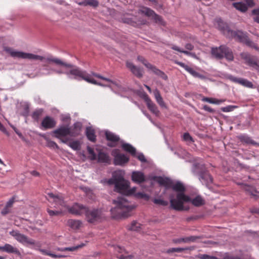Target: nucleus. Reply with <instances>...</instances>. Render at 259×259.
I'll return each mask as SVG.
<instances>
[{"label":"nucleus","instance_id":"aec40b11","mask_svg":"<svg viewBox=\"0 0 259 259\" xmlns=\"http://www.w3.org/2000/svg\"><path fill=\"white\" fill-rule=\"evenodd\" d=\"M53 133L56 134V137L57 138H60L61 137H64L69 134V127L67 126H62L56 130Z\"/></svg>","mask_w":259,"mask_h":259},{"label":"nucleus","instance_id":"72a5a7b5","mask_svg":"<svg viewBox=\"0 0 259 259\" xmlns=\"http://www.w3.org/2000/svg\"><path fill=\"white\" fill-rule=\"evenodd\" d=\"M127 229L131 231H138L141 228V224L136 221H133L130 225L127 226Z\"/></svg>","mask_w":259,"mask_h":259},{"label":"nucleus","instance_id":"dca6fc26","mask_svg":"<svg viewBox=\"0 0 259 259\" xmlns=\"http://www.w3.org/2000/svg\"><path fill=\"white\" fill-rule=\"evenodd\" d=\"M126 66L137 77L141 78L143 76V70L141 68L138 67L133 63L128 61L126 62Z\"/></svg>","mask_w":259,"mask_h":259},{"label":"nucleus","instance_id":"f03ea898","mask_svg":"<svg viewBox=\"0 0 259 259\" xmlns=\"http://www.w3.org/2000/svg\"><path fill=\"white\" fill-rule=\"evenodd\" d=\"M5 51L9 53L12 57L14 58L26 59L30 60H38L40 61L46 62L48 63H53L57 65L63 66L67 68H71L73 67L72 64L65 63L61 60L57 58H53L52 57L45 58L44 56L35 55L32 53L16 51L9 47L5 48Z\"/></svg>","mask_w":259,"mask_h":259},{"label":"nucleus","instance_id":"338daca9","mask_svg":"<svg viewBox=\"0 0 259 259\" xmlns=\"http://www.w3.org/2000/svg\"><path fill=\"white\" fill-rule=\"evenodd\" d=\"M185 48L187 50H189V51H191L194 48V47L191 44H187L186 45H185Z\"/></svg>","mask_w":259,"mask_h":259},{"label":"nucleus","instance_id":"e2e57ef3","mask_svg":"<svg viewBox=\"0 0 259 259\" xmlns=\"http://www.w3.org/2000/svg\"><path fill=\"white\" fill-rule=\"evenodd\" d=\"M154 95L156 100L158 98H160V97L161 96L159 91L157 89L154 91Z\"/></svg>","mask_w":259,"mask_h":259},{"label":"nucleus","instance_id":"39448f33","mask_svg":"<svg viewBox=\"0 0 259 259\" xmlns=\"http://www.w3.org/2000/svg\"><path fill=\"white\" fill-rule=\"evenodd\" d=\"M66 75L71 74L76 76L81 77L82 79L86 81L96 85H98L101 87H109V85H105L102 83L98 82L95 79L91 78L90 75L87 73L85 71L80 70L78 68H73L68 72H65Z\"/></svg>","mask_w":259,"mask_h":259},{"label":"nucleus","instance_id":"c756f323","mask_svg":"<svg viewBox=\"0 0 259 259\" xmlns=\"http://www.w3.org/2000/svg\"><path fill=\"white\" fill-rule=\"evenodd\" d=\"M233 6L241 12H245L248 9L247 5L243 2L234 3Z\"/></svg>","mask_w":259,"mask_h":259},{"label":"nucleus","instance_id":"ddd939ff","mask_svg":"<svg viewBox=\"0 0 259 259\" xmlns=\"http://www.w3.org/2000/svg\"><path fill=\"white\" fill-rule=\"evenodd\" d=\"M114 186L115 190L117 192L126 195L129 192L130 182L128 181L124 180L114 184Z\"/></svg>","mask_w":259,"mask_h":259},{"label":"nucleus","instance_id":"6ab92c4d","mask_svg":"<svg viewBox=\"0 0 259 259\" xmlns=\"http://www.w3.org/2000/svg\"><path fill=\"white\" fill-rule=\"evenodd\" d=\"M81 128V124L79 122H76L74 124L73 128L69 127L68 135L71 137H76L79 135Z\"/></svg>","mask_w":259,"mask_h":259},{"label":"nucleus","instance_id":"c03bdc74","mask_svg":"<svg viewBox=\"0 0 259 259\" xmlns=\"http://www.w3.org/2000/svg\"><path fill=\"white\" fill-rule=\"evenodd\" d=\"M253 15H255L254 20L259 23V9H254L252 11Z\"/></svg>","mask_w":259,"mask_h":259},{"label":"nucleus","instance_id":"6e6552de","mask_svg":"<svg viewBox=\"0 0 259 259\" xmlns=\"http://www.w3.org/2000/svg\"><path fill=\"white\" fill-rule=\"evenodd\" d=\"M240 56L241 58L245 60L246 64L259 71V60L255 57L251 56L249 54L244 52L242 53Z\"/></svg>","mask_w":259,"mask_h":259},{"label":"nucleus","instance_id":"423d86ee","mask_svg":"<svg viewBox=\"0 0 259 259\" xmlns=\"http://www.w3.org/2000/svg\"><path fill=\"white\" fill-rule=\"evenodd\" d=\"M138 13L144 15L159 25H165V22L162 18L160 15L156 14L153 10L148 7H141L138 10Z\"/></svg>","mask_w":259,"mask_h":259},{"label":"nucleus","instance_id":"7c9ffc66","mask_svg":"<svg viewBox=\"0 0 259 259\" xmlns=\"http://www.w3.org/2000/svg\"><path fill=\"white\" fill-rule=\"evenodd\" d=\"M180 64L183 66L184 68L189 72L191 75H192L194 77L202 78L203 76L200 75L199 73L197 72L195 70H194L192 68L189 67L187 65H184L183 63H180Z\"/></svg>","mask_w":259,"mask_h":259},{"label":"nucleus","instance_id":"0e129e2a","mask_svg":"<svg viewBox=\"0 0 259 259\" xmlns=\"http://www.w3.org/2000/svg\"><path fill=\"white\" fill-rule=\"evenodd\" d=\"M137 60L142 62L144 65H145V63L147 62V60L143 57L141 56H138Z\"/></svg>","mask_w":259,"mask_h":259},{"label":"nucleus","instance_id":"8fccbe9b","mask_svg":"<svg viewBox=\"0 0 259 259\" xmlns=\"http://www.w3.org/2000/svg\"><path fill=\"white\" fill-rule=\"evenodd\" d=\"M156 102L158 103V104L163 108H166V106L164 103V102L163 100V99L162 97L161 96L160 98H158L156 100Z\"/></svg>","mask_w":259,"mask_h":259},{"label":"nucleus","instance_id":"13d9d810","mask_svg":"<svg viewBox=\"0 0 259 259\" xmlns=\"http://www.w3.org/2000/svg\"><path fill=\"white\" fill-rule=\"evenodd\" d=\"M159 183L162 185H165L167 186H169L168 181V180H166V179H161L159 181Z\"/></svg>","mask_w":259,"mask_h":259},{"label":"nucleus","instance_id":"09e8293b","mask_svg":"<svg viewBox=\"0 0 259 259\" xmlns=\"http://www.w3.org/2000/svg\"><path fill=\"white\" fill-rule=\"evenodd\" d=\"M172 49L174 50H176V51H179L181 53H183L186 55H190L191 53L187 51H184V50H181L177 46H174L173 47H172Z\"/></svg>","mask_w":259,"mask_h":259},{"label":"nucleus","instance_id":"603ef678","mask_svg":"<svg viewBox=\"0 0 259 259\" xmlns=\"http://www.w3.org/2000/svg\"><path fill=\"white\" fill-rule=\"evenodd\" d=\"M183 139L185 141H191V142H193V139L192 138V137L190 135V134L189 133H185L183 135Z\"/></svg>","mask_w":259,"mask_h":259},{"label":"nucleus","instance_id":"864d4df0","mask_svg":"<svg viewBox=\"0 0 259 259\" xmlns=\"http://www.w3.org/2000/svg\"><path fill=\"white\" fill-rule=\"evenodd\" d=\"M225 101V100H219L215 98H211V104L219 105L223 103Z\"/></svg>","mask_w":259,"mask_h":259},{"label":"nucleus","instance_id":"69168bd1","mask_svg":"<svg viewBox=\"0 0 259 259\" xmlns=\"http://www.w3.org/2000/svg\"><path fill=\"white\" fill-rule=\"evenodd\" d=\"M138 195L141 198H144L145 199H146V200L149 199L148 195H147V194H144V193H139L138 194Z\"/></svg>","mask_w":259,"mask_h":259},{"label":"nucleus","instance_id":"3c124183","mask_svg":"<svg viewBox=\"0 0 259 259\" xmlns=\"http://www.w3.org/2000/svg\"><path fill=\"white\" fill-rule=\"evenodd\" d=\"M228 79H229L231 81H233V82H236V83H238L239 84H240V80H241V78H237V77H236L235 76H233L232 75H229L228 77Z\"/></svg>","mask_w":259,"mask_h":259},{"label":"nucleus","instance_id":"4c0bfd02","mask_svg":"<svg viewBox=\"0 0 259 259\" xmlns=\"http://www.w3.org/2000/svg\"><path fill=\"white\" fill-rule=\"evenodd\" d=\"M152 72L164 80H166L167 79V76L165 74V73L157 69L156 67L154 68Z\"/></svg>","mask_w":259,"mask_h":259},{"label":"nucleus","instance_id":"bb28decb","mask_svg":"<svg viewBox=\"0 0 259 259\" xmlns=\"http://www.w3.org/2000/svg\"><path fill=\"white\" fill-rule=\"evenodd\" d=\"M86 135L88 139L92 141L95 142L96 136L95 135V131L91 127H88L86 128Z\"/></svg>","mask_w":259,"mask_h":259},{"label":"nucleus","instance_id":"052dcab7","mask_svg":"<svg viewBox=\"0 0 259 259\" xmlns=\"http://www.w3.org/2000/svg\"><path fill=\"white\" fill-rule=\"evenodd\" d=\"M147 68L151 70L152 71H153L154 68L155 67V66L152 65L150 63H148L147 61L146 63H145L144 65Z\"/></svg>","mask_w":259,"mask_h":259},{"label":"nucleus","instance_id":"a19ab883","mask_svg":"<svg viewBox=\"0 0 259 259\" xmlns=\"http://www.w3.org/2000/svg\"><path fill=\"white\" fill-rule=\"evenodd\" d=\"M153 202L155 204L160 205L162 206H166L168 204V202L167 201L163 200L161 199H155Z\"/></svg>","mask_w":259,"mask_h":259},{"label":"nucleus","instance_id":"2eb2a0df","mask_svg":"<svg viewBox=\"0 0 259 259\" xmlns=\"http://www.w3.org/2000/svg\"><path fill=\"white\" fill-rule=\"evenodd\" d=\"M143 99L146 102L147 106L149 110L156 116H158L159 111L156 105L151 100L148 96L144 93L143 95Z\"/></svg>","mask_w":259,"mask_h":259},{"label":"nucleus","instance_id":"4be33fe9","mask_svg":"<svg viewBox=\"0 0 259 259\" xmlns=\"http://www.w3.org/2000/svg\"><path fill=\"white\" fill-rule=\"evenodd\" d=\"M15 201L14 197L11 198L6 203L4 208L1 211L3 215H6L11 211V208Z\"/></svg>","mask_w":259,"mask_h":259},{"label":"nucleus","instance_id":"bf43d9fd","mask_svg":"<svg viewBox=\"0 0 259 259\" xmlns=\"http://www.w3.org/2000/svg\"><path fill=\"white\" fill-rule=\"evenodd\" d=\"M137 157H138V159L139 160L141 161L142 162H146V159L144 155L142 153H140L138 155Z\"/></svg>","mask_w":259,"mask_h":259},{"label":"nucleus","instance_id":"2f4dec72","mask_svg":"<svg viewBox=\"0 0 259 259\" xmlns=\"http://www.w3.org/2000/svg\"><path fill=\"white\" fill-rule=\"evenodd\" d=\"M106 139L108 141L113 142H117L119 140V138L116 135L110 132H106L105 133Z\"/></svg>","mask_w":259,"mask_h":259},{"label":"nucleus","instance_id":"4d7b16f0","mask_svg":"<svg viewBox=\"0 0 259 259\" xmlns=\"http://www.w3.org/2000/svg\"><path fill=\"white\" fill-rule=\"evenodd\" d=\"M246 3V5L247 6V8L248 7H252L254 6V3L253 0H244Z\"/></svg>","mask_w":259,"mask_h":259},{"label":"nucleus","instance_id":"f3484780","mask_svg":"<svg viewBox=\"0 0 259 259\" xmlns=\"http://www.w3.org/2000/svg\"><path fill=\"white\" fill-rule=\"evenodd\" d=\"M56 122L54 118L46 116L42 120L41 125L44 129H51L54 127L56 125Z\"/></svg>","mask_w":259,"mask_h":259},{"label":"nucleus","instance_id":"4468645a","mask_svg":"<svg viewBox=\"0 0 259 259\" xmlns=\"http://www.w3.org/2000/svg\"><path fill=\"white\" fill-rule=\"evenodd\" d=\"M124 172L122 170H117L112 174V177L108 181L109 184H115L125 180L124 179Z\"/></svg>","mask_w":259,"mask_h":259},{"label":"nucleus","instance_id":"9d476101","mask_svg":"<svg viewBox=\"0 0 259 259\" xmlns=\"http://www.w3.org/2000/svg\"><path fill=\"white\" fill-rule=\"evenodd\" d=\"M68 211L74 215H81L87 211V207L79 203H75L71 207L67 206Z\"/></svg>","mask_w":259,"mask_h":259},{"label":"nucleus","instance_id":"e433bc0d","mask_svg":"<svg viewBox=\"0 0 259 259\" xmlns=\"http://www.w3.org/2000/svg\"><path fill=\"white\" fill-rule=\"evenodd\" d=\"M85 245L83 243H82L80 245H77V246H73V247H65V248H62V249H58L59 250H61V251H75L76 250H77V249L79 248H81L83 246H84Z\"/></svg>","mask_w":259,"mask_h":259},{"label":"nucleus","instance_id":"a211bd4d","mask_svg":"<svg viewBox=\"0 0 259 259\" xmlns=\"http://www.w3.org/2000/svg\"><path fill=\"white\" fill-rule=\"evenodd\" d=\"M0 250L8 253H15L18 256H21L19 250L16 247L9 244H5L4 246H0Z\"/></svg>","mask_w":259,"mask_h":259},{"label":"nucleus","instance_id":"9b49d317","mask_svg":"<svg viewBox=\"0 0 259 259\" xmlns=\"http://www.w3.org/2000/svg\"><path fill=\"white\" fill-rule=\"evenodd\" d=\"M112 155L114 157V163L115 165H122L127 162L129 160L124 154L120 153L117 149L113 150Z\"/></svg>","mask_w":259,"mask_h":259},{"label":"nucleus","instance_id":"b1692460","mask_svg":"<svg viewBox=\"0 0 259 259\" xmlns=\"http://www.w3.org/2000/svg\"><path fill=\"white\" fill-rule=\"evenodd\" d=\"M17 241L22 243L30 245L35 244V241L32 239L28 238L25 235L20 234L16 239Z\"/></svg>","mask_w":259,"mask_h":259},{"label":"nucleus","instance_id":"473e14b6","mask_svg":"<svg viewBox=\"0 0 259 259\" xmlns=\"http://www.w3.org/2000/svg\"><path fill=\"white\" fill-rule=\"evenodd\" d=\"M172 188L174 190L179 192V193H183L185 191V188L183 184L180 182H178L176 184L172 186Z\"/></svg>","mask_w":259,"mask_h":259},{"label":"nucleus","instance_id":"58836bf2","mask_svg":"<svg viewBox=\"0 0 259 259\" xmlns=\"http://www.w3.org/2000/svg\"><path fill=\"white\" fill-rule=\"evenodd\" d=\"M238 108L237 106L228 105L221 108V110L224 112H228L233 111L235 109Z\"/></svg>","mask_w":259,"mask_h":259},{"label":"nucleus","instance_id":"412c9836","mask_svg":"<svg viewBox=\"0 0 259 259\" xmlns=\"http://www.w3.org/2000/svg\"><path fill=\"white\" fill-rule=\"evenodd\" d=\"M132 180L137 183H141L145 181L144 174L141 171H133L132 175Z\"/></svg>","mask_w":259,"mask_h":259},{"label":"nucleus","instance_id":"680f3d73","mask_svg":"<svg viewBox=\"0 0 259 259\" xmlns=\"http://www.w3.org/2000/svg\"><path fill=\"white\" fill-rule=\"evenodd\" d=\"M10 234L13 237H14L16 239L18 238V236L20 234L18 231H12L10 232Z\"/></svg>","mask_w":259,"mask_h":259},{"label":"nucleus","instance_id":"7ed1b4c3","mask_svg":"<svg viewBox=\"0 0 259 259\" xmlns=\"http://www.w3.org/2000/svg\"><path fill=\"white\" fill-rule=\"evenodd\" d=\"M186 202H191L192 204L195 206H200L204 204L203 199L199 196L193 199L183 193H178L176 198H174L172 195L170 196V206L175 210L178 211L188 210L189 208H185L183 205L184 203Z\"/></svg>","mask_w":259,"mask_h":259},{"label":"nucleus","instance_id":"ea45409f","mask_svg":"<svg viewBox=\"0 0 259 259\" xmlns=\"http://www.w3.org/2000/svg\"><path fill=\"white\" fill-rule=\"evenodd\" d=\"M87 6H90L93 7H97L99 5V2L97 0H85Z\"/></svg>","mask_w":259,"mask_h":259},{"label":"nucleus","instance_id":"0eeeda50","mask_svg":"<svg viewBox=\"0 0 259 259\" xmlns=\"http://www.w3.org/2000/svg\"><path fill=\"white\" fill-rule=\"evenodd\" d=\"M121 20L123 23L131 25L134 27H138L146 24L147 22V21L144 19H139L137 21L136 16L129 14H125L122 15Z\"/></svg>","mask_w":259,"mask_h":259},{"label":"nucleus","instance_id":"393cba45","mask_svg":"<svg viewBox=\"0 0 259 259\" xmlns=\"http://www.w3.org/2000/svg\"><path fill=\"white\" fill-rule=\"evenodd\" d=\"M98 162L101 163H108L110 161L109 156L106 153L101 151L98 152Z\"/></svg>","mask_w":259,"mask_h":259},{"label":"nucleus","instance_id":"5701e85b","mask_svg":"<svg viewBox=\"0 0 259 259\" xmlns=\"http://www.w3.org/2000/svg\"><path fill=\"white\" fill-rule=\"evenodd\" d=\"M224 48V46H220L219 48H211V55L217 58H223Z\"/></svg>","mask_w":259,"mask_h":259},{"label":"nucleus","instance_id":"774afa93","mask_svg":"<svg viewBox=\"0 0 259 259\" xmlns=\"http://www.w3.org/2000/svg\"><path fill=\"white\" fill-rule=\"evenodd\" d=\"M199 258L201 259H210V257L206 254H200L198 256Z\"/></svg>","mask_w":259,"mask_h":259},{"label":"nucleus","instance_id":"c85d7f7f","mask_svg":"<svg viewBox=\"0 0 259 259\" xmlns=\"http://www.w3.org/2000/svg\"><path fill=\"white\" fill-rule=\"evenodd\" d=\"M67 223L68 226L73 229H79L81 225V222L80 221L72 219L69 220Z\"/></svg>","mask_w":259,"mask_h":259},{"label":"nucleus","instance_id":"79ce46f5","mask_svg":"<svg viewBox=\"0 0 259 259\" xmlns=\"http://www.w3.org/2000/svg\"><path fill=\"white\" fill-rule=\"evenodd\" d=\"M43 110L39 109L35 111L32 114V117L35 119H37L42 114Z\"/></svg>","mask_w":259,"mask_h":259},{"label":"nucleus","instance_id":"6e6d98bb","mask_svg":"<svg viewBox=\"0 0 259 259\" xmlns=\"http://www.w3.org/2000/svg\"><path fill=\"white\" fill-rule=\"evenodd\" d=\"M191 248L190 247H186V248H181V247H177L175 248V252H182L183 251L187 250H191Z\"/></svg>","mask_w":259,"mask_h":259},{"label":"nucleus","instance_id":"37998d69","mask_svg":"<svg viewBox=\"0 0 259 259\" xmlns=\"http://www.w3.org/2000/svg\"><path fill=\"white\" fill-rule=\"evenodd\" d=\"M88 151L90 154V158L91 160H94L96 159V155L94 153V150L92 148L88 147Z\"/></svg>","mask_w":259,"mask_h":259},{"label":"nucleus","instance_id":"f704fd0d","mask_svg":"<svg viewBox=\"0 0 259 259\" xmlns=\"http://www.w3.org/2000/svg\"><path fill=\"white\" fill-rule=\"evenodd\" d=\"M240 84H241L242 85L248 88H255V87L253 85L251 82L244 78L241 79V80H240Z\"/></svg>","mask_w":259,"mask_h":259},{"label":"nucleus","instance_id":"f8f14e48","mask_svg":"<svg viewBox=\"0 0 259 259\" xmlns=\"http://www.w3.org/2000/svg\"><path fill=\"white\" fill-rule=\"evenodd\" d=\"M48 195L50 198V199H48V200L51 202L55 203V207H59V206H61L62 207H65L67 208L68 206L66 205L62 196L58 195H56L52 193H48Z\"/></svg>","mask_w":259,"mask_h":259},{"label":"nucleus","instance_id":"20e7f679","mask_svg":"<svg viewBox=\"0 0 259 259\" xmlns=\"http://www.w3.org/2000/svg\"><path fill=\"white\" fill-rule=\"evenodd\" d=\"M113 203L115 206L111 209V212L115 217H128L134 208V205L124 196L113 200Z\"/></svg>","mask_w":259,"mask_h":259},{"label":"nucleus","instance_id":"f257e3e1","mask_svg":"<svg viewBox=\"0 0 259 259\" xmlns=\"http://www.w3.org/2000/svg\"><path fill=\"white\" fill-rule=\"evenodd\" d=\"M214 25L227 37L234 38L235 39L245 44L247 46L258 50V48L256 45L249 40L246 33L241 31L231 30L228 25L224 22L221 19H216L214 21Z\"/></svg>","mask_w":259,"mask_h":259},{"label":"nucleus","instance_id":"a878e982","mask_svg":"<svg viewBox=\"0 0 259 259\" xmlns=\"http://www.w3.org/2000/svg\"><path fill=\"white\" fill-rule=\"evenodd\" d=\"M223 57H225L227 60L232 61L234 59L233 52L229 48L224 46L223 51Z\"/></svg>","mask_w":259,"mask_h":259},{"label":"nucleus","instance_id":"a18cd8bd","mask_svg":"<svg viewBox=\"0 0 259 259\" xmlns=\"http://www.w3.org/2000/svg\"><path fill=\"white\" fill-rule=\"evenodd\" d=\"M241 141L245 143L249 144L252 143V140L246 136H241L240 137Z\"/></svg>","mask_w":259,"mask_h":259},{"label":"nucleus","instance_id":"1a4fd4ad","mask_svg":"<svg viewBox=\"0 0 259 259\" xmlns=\"http://www.w3.org/2000/svg\"><path fill=\"white\" fill-rule=\"evenodd\" d=\"M87 221L91 223L99 221L102 218V212L100 210L93 209H89L85 212Z\"/></svg>","mask_w":259,"mask_h":259},{"label":"nucleus","instance_id":"c9c22d12","mask_svg":"<svg viewBox=\"0 0 259 259\" xmlns=\"http://www.w3.org/2000/svg\"><path fill=\"white\" fill-rule=\"evenodd\" d=\"M68 145L74 150H78L80 149V144L79 142L78 141L70 142L68 143Z\"/></svg>","mask_w":259,"mask_h":259},{"label":"nucleus","instance_id":"5fc2aeb1","mask_svg":"<svg viewBox=\"0 0 259 259\" xmlns=\"http://www.w3.org/2000/svg\"><path fill=\"white\" fill-rule=\"evenodd\" d=\"M196 238L194 236H190L188 237L184 238V242L188 243L190 242H194L196 240Z\"/></svg>","mask_w":259,"mask_h":259},{"label":"nucleus","instance_id":"49530a36","mask_svg":"<svg viewBox=\"0 0 259 259\" xmlns=\"http://www.w3.org/2000/svg\"><path fill=\"white\" fill-rule=\"evenodd\" d=\"M47 146L50 148L58 149L57 144L54 141L47 140Z\"/></svg>","mask_w":259,"mask_h":259},{"label":"nucleus","instance_id":"cd10ccee","mask_svg":"<svg viewBox=\"0 0 259 259\" xmlns=\"http://www.w3.org/2000/svg\"><path fill=\"white\" fill-rule=\"evenodd\" d=\"M122 148L126 152H129L133 156H136V149L133 147L131 145L125 143L122 145Z\"/></svg>","mask_w":259,"mask_h":259},{"label":"nucleus","instance_id":"de8ad7c7","mask_svg":"<svg viewBox=\"0 0 259 259\" xmlns=\"http://www.w3.org/2000/svg\"><path fill=\"white\" fill-rule=\"evenodd\" d=\"M60 209L61 210L60 211H54L48 209L47 211L50 216L53 217L60 214L62 213V209Z\"/></svg>","mask_w":259,"mask_h":259}]
</instances>
